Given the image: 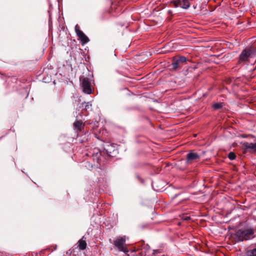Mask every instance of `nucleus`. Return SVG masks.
Instances as JSON below:
<instances>
[{
  "instance_id": "0eeeda50",
  "label": "nucleus",
  "mask_w": 256,
  "mask_h": 256,
  "mask_svg": "<svg viewBox=\"0 0 256 256\" xmlns=\"http://www.w3.org/2000/svg\"><path fill=\"white\" fill-rule=\"evenodd\" d=\"M174 7H180L187 9L190 6V2L188 0H176L172 2Z\"/></svg>"
},
{
  "instance_id": "6e6552de",
  "label": "nucleus",
  "mask_w": 256,
  "mask_h": 256,
  "mask_svg": "<svg viewBox=\"0 0 256 256\" xmlns=\"http://www.w3.org/2000/svg\"><path fill=\"white\" fill-rule=\"evenodd\" d=\"M75 30L78 36L80 39V40L84 42V43H86L88 42L89 39L86 36V34L80 30L78 25H76L75 26Z\"/></svg>"
},
{
  "instance_id": "dca6fc26",
  "label": "nucleus",
  "mask_w": 256,
  "mask_h": 256,
  "mask_svg": "<svg viewBox=\"0 0 256 256\" xmlns=\"http://www.w3.org/2000/svg\"><path fill=\"white\" fill-rule=\"evenodd\" d=\"M85 104H86L84 106V108H85L86 110L90 108V107L92 106V104L89 102H86V103H85Z\"/></svg>"
},
{
  "instance_id": "39448f33",
  "label": "nucleus",
  "mask_w": 256,
  "mask_h": 256,
  "mask_svg": "<svg viewBox=\"0 0 256 256\" xmlns=\"http://www.w3.org/2000/svg\"><path fill=\"white\" fill-rule=\"evenodd\" d=\"M242 146L246 152H256V142L252 143L244 142L242 143Z\"/></svg>"
},
{
  "instance_id": "6ab92c4d",
  "label": "nucleus",
  "mask_w": 256,
  "mask_h": 256,
  "mask_svg": "<svg viewBox=\"0 0 256 256\" xmlns=\"http://www.w3.org/2000/svg\"><path fill=\"white\" fill-rule=\"evenodd\" d=\"M56 246H55L54 250H56Z\"/></svg>"
},
{
  "instance_id": "1a4fd4ad",
  "label": "nucleus",
  "mask_w": 256,
  "mask_h": 256,
  "mask_svg": "<svg viewBox=\"0 0 256 256\" xmlns=\"http://www.w3.org/2000/svg\"><path fill=\"white\" fill-rule=\"evenodd\" d=\"M182 64L179 62L176 57L173 58L172 60V68L176 70L181 68Z\"/></svg>"
},
{
  "instance_id": "7ed1b4c3",
  "label": "nucleus",
  "mask_w": 256,
  "mask_h": 256,
  "mask_svg": "<svg viewBox=\"0 0 256 256\" xmlns=\"http://www.w3.org/2000/svg\"><path fill=\"white\" fill-rule=\"evenodd\" d=\"M115 248H117L119 251L123 252L125 253L128 252V250L126 246V239L123 237L117 238L114 242Z\"/></svg>"
},
{
  "instance_id": "f8f14e48",
  "label": "nucleus",
  "mask_w": 256,
  "mask_h": 256,
  "mask_svg": "<svg viewBox=\"0 0 256 256\" xmlns=\"http://www.w3.org/2000/svg\"><path fill=\"white\" fill-rule=\"evenodd\" d=\"M176 58L182 64L186 62L188 60L186 57L183 56Z\"/></svg>"
},
{
  "instance_id": "2eb2a0df",
  "label": "nucleus",
  "mask_w": 256,
  "mask_h": 256,
  "mask_svg": "<svg viewBox=\"0 0 256 256\" xmlns=\"http://www.w3.org/2000/svg\"><path fill=\"white\" fill-rule=\"evenodd\" d=\"M222 103H216L213 105V108L215 110H218L222 108Z\"/></svg>"
},
{
  "instance_id": "9d476101",
  "label": "nucleus",
  "mask_w": 256,
  "mask_h": 256,
  "mask_svg": "<svg viewBox=\"0 0 256 256\" xmlns=\"http://www.w3.org/2000/svg\"><path fill=\"white\" fill-rule=\"evenodd\" d=\"M78 247L80 250H84L86 249V243L85 240H80L78 242Z\"/></svg>"
},
{
  "instance_id": "f3484780",
  "label": "nucleus",
  "mask_w": 256,
  "mask_h": 256,
  "mask_svg": "<svg viewBox=\"0 0 256 256\" xmlns=\"http://www.w3.org/2000/svg\"><path fill=\"white\" fill-rule=\"evenodd\" d=\"M157 252H158V250H154L152 256H155L156 254L157 253Z\"/></svg>"
},
{
  "instance_id": "20e7f679",
  "label": "nucleus",
  "mask_w": 256,
  "mask_h": 256,
  "mask_svg": "<svg viewBox=\"0 0 256 256\" xmlns=\"http://www.w3.org/2000/svg\"><path fill=\"white\" fill-rule=\"evenodd\" d=\"M200 158V156L194 151L190 152L186 155V164H190Z\"/></svg>"
},
{
  "instance_id": "423d86ee",
  "label": "nucleus",
  "mask_w": 256,
  "mask_h": 256,
  "mask_svg": "<svg viewBox=\"0 0 256 256\" xmlns=\"http://www.w3.org/2000/svg\"><path fill=\"white\" fill-rule=\"evenodd\" d=\"M82 87L83 92L87 94H90L92 92V88L90 82L88 78H84L82 82Z\"/></svg>"
},
{
  "instance_id": "9b49d317",
  "label": "nucleus",
  "mask_w": 256,
  "mask_h": 256,
  "mask_svg": "<svg viewBox=\"0 0 256 256\" xmlns=\"http://www.w3.org/2000/svg\"><path fill=\"white\" fill-rule=\"evenodd\" d=\"M82 122L81 120H78V121H76V122H75L74 123V126L78 128V130H80L81 128H82Z\"/></svg>"
},
{
  "instance_id": "4468645a",
  "label": "nucleus",
  "mask_w": 256,
  "mask_h": 256,
  "mask_svg": "<svg viewBox=\"0 0 256 256\" xmlns=\"http://www.w3.org/2000/svg\"><path fill=\"white\" fill-rule=\"evenodd\" d=\"M228 158L230 160H234L236 158V156L233 152H230L228 154Z\"/></svg>"
},
{
  "instance_id": "ddd939ff",
  "label": "nucleus",
  "mask_w": 256,
  "mask_h": 256,
  "mask_svg": "<svg viewBox=\"0 0 256 256\" xmlns=\"http://www.w3.org/2000/svg\"><path fill=\"white\" fill-rule=\"evenodd\" d=\"M247 254L248 256H256V248L249 250Z\"/></svg>"
},
{
  "instance_id": "a211bd4d",
  "label": "nucleus",
  "mask_w": 256,
  "mask_h": 256,
  "mask_svg": "<svg viewBox=\"0 0 256 256\" xmlns=\"http://www.w3.org/2000/svg\"><path fill=\"white\" fill-rule=\"evenodd\" d=\"M241 137H242L243 138H246V136L245 134H242V135H241Z\"/></svg>"
},
{
  "instance_id": "f257e3e1",
  "label": "nucleus",
  "mask_w": 256,
  "mask_h": 256,
  "mask_svg": "<svg viewBox=\"0 0 256 256\" xmlns=\"http://www.w3.org/2000/svg\"><path fill=\"white\" fill-rule=\"evenodd\" d=\"M237 242L250 240L254 236V231L252 228H244L238 230L235 234Z\"/></svg>"
},
{
  "instance_id": "f03ea898",
  "label": "nucleus",
  "mask_w": 256,
  "mask_h": 256,
  "mask_svg": "<svg viewBox=\"0 0 256 256\" xmlns=\"http://www.w3.org/2000/svg\"><path fill=\"white\" fill-rule=\"evenodd\" d=\"M251 58H256V48H246L243 50L239 56V60L246 62Z\"/></svg>"
}]
</instances>
